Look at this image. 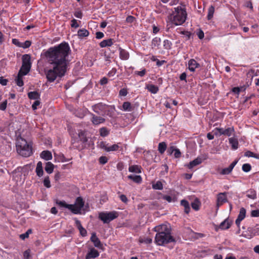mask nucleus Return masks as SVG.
I'll return each mask as SVG.
<instances>
[{
	"instance_id": "f257e3e1",
	"label": "nucleus",
	"mask_w": 259,
	"mask_h": 259,
	"mask_svg": "<svg viewBox=\"0 0 259 259\" xmlns=\"http://www.w3.org/2000/svg\"><path fill=\"white\" fill-rule=\"evenodd\" d=\"M70 51L68 44L62 42L44 52L47 62L51 66V68L45 70L49 82H54L58 77H61L65 75Z\"/></svg>"
},
{
	"instance_id": "f03ea898",
	"label": "nucleus",
	"mask_w": 259,
	"mask_h": 259,
	"mask_svg": "<svg viewBox=\"0 0 259 259\" xmlns=\"http://www.w3.org/2000/svg\"><path fill=\"white\" fill-rule=\"evenodd\" d=\"M174 11L169 16V21L175 26L183 24L187 18V12L184 5H180L174 8Z\"/></svg>"
},
{
	"instance_id": "7ed1b4c3",
	"label": "nucleus",
	"mask_w": 259,
	"mask_h": 259,
	"mask_svg": "<svg viewBox=\"0 0 259 259\" xmlns=\"http://www.w3.org/2000/svg\"><path fill=\"white\" fill-rule=\"evenodd\" d=\"M16 149L17 152L23 157H29L32 153L31 146L22 138L17 139Z\"/></svg>"
},
{
	"instance_id": "20e7f679",
	"label": "nucleus",
	"mask_w": 259,
	"mask_h": 259,
	"mask_svg": "<svg viewBox=\"0 0 259 259\" xmlns=\"http://www.w3.org/2000/svg\"><path fill=\"white\" fill-rule=\"evenodd\" d=\"M118 213L115 211H104L99 213V219L104 224L109 223L111 221L117 218Z\"/></svg>"
},
{
	"instance_id": "39448f33",
	"label": "nucleus",
	"mask_w": 259,
	"mask_h": 259,
	"mask_svg": "<svg viewBox=\"0 0 259 259\" xmlns=\"http://www.w3.org/2000/svg\"><path fill=\"white\" fill-rule=\"evenodd\" d=\"M174 241L175 240L171 235V233L156 234L155 238V243L158 245H163Z\"/></svg>"
},
{
	"instance_id": "423d86ee",
	"label": "nucleus",
	"mask_w": 259,
	"mask_h": 259,
	"mask_svg": "<svg viewBox=\"0 0 259 259\" xmlns=\"http://www.w3.org/2000/svg\"><path fill=\"white\" fill-rule=\"evenodd\" d=\"M31 67L30 56L26 54L22 57V66L19 72L21 75H26L30 71Z\"/></svg>"
},
{
	"instance_id": "0eeeda50",
	"label": "nucleus",
	"mask_w": 259,
	"mask_h": 259,
	"mask_svg": "<svg viewBox=\"0 0 259 259\" xmlns=\"http://www.w3.org/2000/svg\"><path fill=\"white\" fill-rule=\"evenodd\" d=\"M84 203L81 197H78L75 200L74 204H71L72 206L70 210L74 214H80L82 208L84 206Z\"/></svg>"
},
{
	"instance_id": "6e6552de",
	"label": "nucleus",
	"mask_w": 259,
	"mask_h": 259,
	"mask_svg": "<svg viewBox=\"0 0 259 259\" xmlns=\"http://www.w3.org/2000/svg\"><path fill=\"white\" fill-rule=\"evenodd\" d=\"M234 132V130L233 127H228L226 129L217 127L212 131V133L217 137H220L222 135L230 137L233 134Z\"/></svg>"
},
{
	"instance_id": "1a4fd4ad",
	"label": "nucleus",
	"mask_w": 259,
	"mask_h": 259,
	"mask_svg": "<svg viewBox=\"0 0 259 259\" xmlns=\"http://www.w3.org/2000/svg\"><path fill=\"white\" fill-rule=\"evenodd\" d=\"M154 231L157 233L156 234H163L171 233L170 226L169 224H164L156 226Z\"/></svg>"
},
{
	"instance_id": "9d476101",
	"label": "nucleus",
	"mask_w": 259,
	"mask_h": 259,
	"mask_svg": "<svg viewBox=\"0 0 259 259\" xmlns=\"http://www.w3.org/2000/svg\"><path fill=\"white\" fill-rule=\"evenodd\" d=\"M107 106L102 103H98L92 106L93 111L98 114L104 115L107 109Z\"/></svg>"
},
{
	"instance_id": "9b49d317",
	"label": "nucleus",
	"mask_w": 259,
	"mask_h": 259,
	"mask_svg": "<svg viewBox=\"0 0 259 259\" xmlns=\"http://www.w3.org/2000/svg\"><path fill=\"white\" fill-rule=\"evenodd\" d=\"M100 147L107 152L116 151L118 150L119 148L118 144L109 145L104 142L101 143Z\"/></svg>"
},
{
	"instance_id": "f8f14e48",
	"label": "nucleus",
	"mask_w": 259,
	"mask_h": 259,
	"mask_svg": "<svg viewBox=\"0 0 259 259\" xmlns=\"http://www.w3.org/2000/svg\"><path fill=\"white\" fill-rule=\"evenodd\" d=\"M91 121L95 125H98L105 122V119L102 116H98L94 114H91Z\"/></svg>"
},
{
	"instance_id": "ddd939ff",
	"label": "nucleus",
	"mask_w": 259,
	"mask_h": 259,
	"mask_svg": "<svg viewBox=\"0 0 259 259\" xmlns=\"http://www.w3.org/2000/svg\"><path fill=\"white\" fill-rule=\"evenodd\" d=\"M20 173H24L23 180L25 179V176L28 174L27 167L25 166L23 167H18L14 172V178L16 179L17 177L20 176Z\"/></svg>"
},
{
	"instance_id": "4468645a",
	"label": "nucleus",
	"mask_w": 259,
	"mask_h": 259,
	"mask_svg": "<svg viewBox=\"0 0 259 259\" xmlns=\"http://www.w3.org/2000/svg\"><path fill=\"white\" fill-rule=\"evenodd\" d=\"M246 214V210L244 208L242 207L240 209L239 213L236 220L235 223L238 227L239 226L241 222L245 218Z\"/></svg>"
},
{
	"instance_id": "2eb2a0df",
	"label": "nucleus",
	"mask_w": 259,
	"mask_h": 259,
	"mask_svg": "<svg viewBox=\"0 0 259 259\" xmlns=\"http://www.w3.org/2000/svg\"><path fill=\"white\" fill-rule=\"evenodd\" d=\"M227 198L226 193H220L217 195V205L219 206L227 202Z\"/></svg>"
},
{
	"instance_id": "dca6fc26",
	"label": "nucleus",
	"mask_w": 259,
	"mask_h": 259,
	"mask_svg": "<svg viewBox=\"0 0 259 259\" xmlns=\"http://www.w3.org/2000/svg\"><path fill=\"white\" fill-rule=\"evenodd\" d=\"M237 163V161H233L229 167L223 168L220 172V174L222 175H229L231 172L233 168Z\"/></svg>"
},
{
	"instance_id": "f3484780",
	"label": "nucleus",
	"mask_w": 259,
	"mask_h": 259,
	"mask_svg": "<svg viewBox=\"0 0 259 259\" xmlns=\"http://www.w3.org/2000/svg\"><path fill=\"white\" fill-rule=\"evenodd\" d=\"M200 67V64L194 59H190L188 62V68L190 71L194 72L195 69Z\"/></svg>"
},
{
	"instance_id": "a211bd4d",
	"label": "nucleus",
	"mask_w": 259,
	"mask_h": 259,
	"mask_svg": "<svg viewBox=\"0 0 259 259\" xmlns=\"http://www.w3.org/2000/svg\"><path fill=\"white\" fill-rule=\"evenodd\" d=\"M99 255V252L94 248H92L87 253L85 259L94 258L98 257Z\"/></svg>"
},
{
	"instance_id": "6ab92c4d",
	"label": "nucleus",
	"mask_w": 259,
	"mask_h": 259,
	"mask_svg": "<svg viewBox=\"0 0 259 259\" xmlns=\"http://www.w3.org/2000/svg\"><path fill=\"white\" fill-rule=\"evenodd\" d=\"M202 163V159L200 157H197L193 161H191L189 163L186 165V166L189 169H192L194 167Z\"/></svg>"
},
{
	"instance_id": "aec40b11",
	"label": "nucleus",
	"mask_w": 259,
	"mask_h": 259,
	"mask_svg": "<svg viewBox=\"0 0 259 259\" xmlns=\"http://www.w3.org/2000/svg\"><path fill=\"white\" fill-rule=\"evenodd\" d=\"M145 89L152 94H155L158 91V87L152 84H147L146 85Z\"/></svg>"
},
{
	"instance_id": "412c9836",
	"label": "nucleus",
	"mask_w": 259,
	"mask_h": 259,
	"mask_svg": "<svg viewBox=\"0 0 259 259\" xmlns=\"http://www.w3.org/2000/svg\"><path fill=\"white\" fill-rule=\"evenodd\" d=\"M91 240L93 242L95 247L101 248L102 244L99 239L97 237L96 234L93 233L91 237Z\"/></svg>"
},
{
	"instance_id": "4be33fe9",
	"label": "nucleus",
	"mask_w": 259,
	"mask_h": 259,
	"mask_svg": "<svg viewBox=\"0 0 259 259\" xmlns=\"http://www.w3.org/2000/svg\"><path fill=\"white\" fill-rule=\"evenodd\" d=\"M35 172L36 173V175L39 177H41L44 174L43 168H42V163L41 161H39L37 163Z\"/></svg>"
},
{
	"instance_id": "5701e85b",
	"label": "nucleus",
	"mask_w": 259,
	"mask_h": 259,
	"mask_svg": "<svg viewBox=\"0 0 259 259\" xmlns=\"http://www.w3.org/2000/svg\"><path fill=\"white\" fill-rule=\"evenodd\" d=\"M229 144L231 145L232 148L233 150H236L238 148V140L232 137L229 139Z\"/></svg>"
},
{
	"instance_id": "b1692460",
	"label": "nucleus",
	"mask_w": 259,
	"mask_h": 259,
	"mask_svg": "<svg viewBox=\"0 0 259 259\" xmlns=\"http://www.w3.org/2000/svg\"><path fill=\"white\" fill-rule=\"evenodd\" d=\"M40 157L46 160H49L52 159V155L49 151H43L40 155Z\"/></svg>"
},
{
	"instance_id": "393cba45",
	"label": "nucleus",
	"mask_w": 259,
	"mask_h": 259,
	"mask_svg": "<svg viewBox=\"0 0 259 259\" xmlns=\"http://www.w3.org/2000/svg\"><path fill=\"white\" fill-rule=\"evenodd\" d=\"M141 167L138 165H130L128 167V171L131 172L141 173Z\"/></svg>"
},
{
	"instance_id": "a878e982",
	"label": "nucleus",
	"mask_w": 259,
	"mask_h": 259,
	"mask_svg": "<svg viewBox=\"0 0 259 259\" xmlns=\"http://www.w3.org/2000/svg\"><path fill=\"white\" fill-rule=\"evenodd\" d=\"M113 44V40L111 38L105 39L100 43V46L101 48L110 47Z\"/></svg>"
},
{
	"instance_id": "bb28decb",
	"label": "nucleus",
	"mask_w": 259,
	"mask_h": 259,
	"mask_svg": "<svg viewBox=\"0 0 259 259\" xmlns=\"http://www.w3.org/2000/svg\"><path fill=\"white\" fill-rule=\"evenodd\" d=\"M231 222L229 219L225 220L220 225V228L222 230L228 229L231 226Z\"/></svg>"
},
{
	"instance_id": "cd10ccee",
	"label": "nucleus",
	"mask_w": 259,
	"mask_h": 259,
	"mask_svg": "<svg viewBox=\"0 0 259 259\" xmlns=\"http://www.w3.org/2000/svg\"><path fill=\"white\" fill-rule=\"evenodd\" d=\"M75 224H76V225L77 228L79 230L80 234L82 236H85L87 235V231L85 230V229H84L82 227V226L80 223V222L79 221L76 220L75 221Z\"/></svg>"
},
{
	"instance_id": "c85d7f7f",
	"label": "nucleus",
	"mask_w": 259,
	"mask_h": 259,
	"mask_svg": "<svg viewBox=\"0 0 259 259\" xmlns=\"http://www.w3.org/2000/svg\"><path fill=\"white\" fill-rule=\"evenodd\" d=\"M54 168V165L51 162H47L46 164L45 170L49 174H51L53 172Z\"/></svg>"
},
{
	"instance_id": "c756f323",
	"label": "nucleus",
	"mask_w": 259,
	"mask_h": 259,
	"mask_svg": "<svg viewBox=\"0 0 259 259\" xmlns=\"http://www.w3.org/2000/svg\"><path fill=\"white\" fill-rule=\"evenodd\" d=\"M119 56L122 60H127L129 58L128 53L125 50L119 49Z\"/></svg>"
},
{
	"instance_id": "7c9ffc66",
	"label": "nucleus",
	"mask_w": 259,
	"mask_h": 259,
	"mask_svg": "<svg viewBox=\"0 0 259 259\" xmlns=\"http://www.w3.org/2000/svg\"><path fill=\"white\" fill-rule=\"evenodd\" d=\"M128 179L133 180L136 183L140 184L142 182V179L140 176L138 175H129L127 176Z\"/></svg>"
},
{
	"instance_id": "2f4dec72",
	"label": "nucleus",
	"mask_w": 259,
	"mask_h": 259,
	"mask_svg": "<svg viewBox=\"0 0 259 259\" xmlns=\"http://www.w3.org/2000/svg\"><path fill=\"white\" fill-rule=\"evenodd\" d=\"M28 96L30 99L32 100H37L40 98L39 94L36 91L30 92L28 93Z\"/></svg>"
},
{
	"instance_id": "473e14b6",
	"label": "nucleus",
	"mask_w": 259,
	"mask_h": 259,
	"mask_svg": "<svg viewBox=\"0 0 259 259\" xmlns=\"http://www.w3.org/2000/svg\"><path fill=\"white\" fill-rule=\"evenodd\" d=\"M181 204L184 207L185 212L188 213L190 210L189 202L186 200H182L181 201Z\"/></svg>"
},
{
	"instance_id": "72a5a7b5",
	"label": "nucleus",
	"mask_w": 259,
	"mask_h": 259,
	"mask_svg": "<svg viewBox=\"0 0 259 259\" xmlns=\"http://www.w3.org/2000/svg\"><path fill=\"white\" fill-rule=\"evenodd\" d=\"M167 145L165 142H160L158 144V150L161 154H163L166 149Z\"/></svg>"
},
{
	"instance_id": "f704fd0d",
	"label": "nucleus",
	"mask_w": 259,
	"mask_h": 259,
	"mask_svg": "<svg viewBox=\"0 0 259 259\" xmlns=\"http://www.w3.org/2000/svg\"><path fill=\"white\" fill-rule=\"evenodd\" d=\"M56 204L61 207L67 208L70 210L72 207L71 205L67 204L64 201L57 200Z\"/></svg>"
},
{
	"instance_id": "c9c22d12",
	"label": "nucleus",
	"mask_w": 259,
	"mask_h": 259,
	"mask_svg": "<svg viewBox=\"0 0 259 259\" xmlns=\"http://www.w3.org/2000/svg\"><path fill=\"white\" fill-rule=\"evenodd\" d=\"M122 110L124 111H131L133 110V108L131 106V104L128 102H125L122 105Z\"/></svg>"
},
{
	"instance_id": "e433bc0d",
	"label": "nucleus",
	"mask_w": 259,
	"mask_h": 259,
	"mask_svg": "<svg viewBox=\"0 0 259 259\" xmlns=\"http://www.w3.org/2000/svg\"><path fill=\"white\" fill-rule=\"evenodd\" d=\"M77 34L80 37H86L89 35V32L85 29H81L78 31Z\"/></svg>"
},
{
	"instance_id": "4c0bfd02",
	"label": "nucleus",
	"mask_w": 259,
	"mask_h": 259,
	"mask_svg": "<svg viewBox=\"0 0 259 259\" xmlns=\"http://www.w3.org/2000/svg\"><path fill=\"white\" fill-rule=\"evenodd\" d=\"M244 156L248 157H254L256 159H259V153L255 154L250 151H247L245 152Z\"/></svg>"
},
{
	"instance_id": "58836bf2",
	"label": "nucleus",
	"mask_w": 259,
	"mask_h": 259,
	"mask_svg": "<svg viewBox=\"0 0 259 259\" xmlns=\"http://www.w3.org/2000/svg\"><path fill=\"white\" fill-rule=\"evenodd\" d=\"M23 75H21L20 73H18V76L16 79V82L17 85L19 87H22L23 85V81L22 79V76Z\"/></svg>"
},
{
	"instance_id": "ea45409f",
	"label": "nucleus",
	"mask_w": 259,
	"mask_h": 259,
	"mask_svg": "<svg viewBox=\"0 0 259 259\" xmlns=\"http://www.w3.org/2000/svg\"><path fill=\"white\" fill-rule=\"evenodd\" d=\"M161 43V39L160 38L156 37L152 40V46L154 47H158Z\"/></svg>"
},
{
	"instance_id": "a19ab883",
	"label": "nucleus",
	"mask_w": 259,
	"mask_h": 259,
	"mask_svg": "<svg viewBox=\"0 0 259 259\" xmlns=\"http://www.w3.org/2000/svg\"><path fill=\"white\" fill-rule=\"evenodd\" d=\"M200 205V203L197 199H195L191 204L192 207L195 210H198L199 209Z\"/></svg>"
},
{
	"instance_id": "79ce46f5",
	"label": "nucleus",
	"mask_w": 259,
	"mask_h": 259,
	"mask_svg": "<svg viewBox=\"0 0 259 259\" xmlns=\"http://www.w3.org/2000/svg\"><path fill=\"white\" fill-rule=\"evenodd\" d=\"M109 131L106 127H102L100 129V134L102 137H106L108 135Z\"/></svg>"
},
{
	"instance_id": "37998d69",
	"label": "nucleus",
	"mask_w": 259,
	"mask_h": 259,
	"mask_svg": "<svg viewBox=\"0 0 259 259\" xmlns=\"http://www.w3.org/2000/svg\"><path fill=\"white\" fill-rule=\"evenodd\" d=\"M172 43L170 41L166 39L163 41V47L165 49L170 50L171 48Z\"/></svg>"
},
{
	"instance_id": "c03bdc74",
	"label": "nucleus",
	"mask_w": 259,
	"mask_h": 259,
	"mask_svg": "<svg viewBox=\"0 0 259 259\" xmlns=\"http://www.w3.org/2000/svg\"><path fill=\"white\" fill-rule=\"evenodd\" d=\"M214 11V8L213 6H210L208 11V15H207V18L208 20H210L213 15Z\"/></svg>"
},
{
	"instance_id": "a18cd8bd",
	"label": "nucleus",
	"mask_w": 259,
	"mask_h": 259,
	"mask_svg": "<svg viewBox=\"0 0 259 259\" xmlns=\"http://www.w3.org/2000/svg\"><path fill=\"white\" fill-rule=\"evenodd\" d=\"M152 187L154 189L162 190L163 188V186L161 182L157 181L155 184H153Z\"/></svg>"
},
{
	"instance_id": "49530a36",
	"label": "nucleus",
	"mask_w": 259,
	"mask_h": 259,
	"mask_svg": "<svg viewBox=\"0 0 259 259\" xmlns=\"http://www.w3.org/2000/svg\"><path fill=\"white\" fill-rule=\"evenodd\" d=\"M43 183H44V185L46 187H47L48 188H49L51 187V183H50V181L49 176L46 177L45 178Z\"/></svg>"
},
{
	"instance_id": "de8ad7c7",
	"label": "nucleus",
	"mask_w": 259,
	"mask_h": 259,
	"mask_svg": "<svg viewBox=\"0 0 259 259\" xmlns=\"http://www.w3.org/2000/svg\"><path fill=\"white\" fill-rule=\"evenodd\" d=\"M242 168L244 172H247L251 170V166L250 164L245 163L243 164Z\"/></svg>"
},
{
	"instance_id": "09e8293b",
	"label": "nucleus",
	"mask_w": 259,
	"mask_h": 259,
	"mask_svg": "<svg viewBox=\"0 0 259 259\" xmlns=\"http://www.w3.org/2000/svg\"><path fill=\"white\" fill-rule=\"evenodd\" d=\"M32 232V231L31 229H29L26 232H25V233L24 234H22L20 235V238L22 239V240H24L25 239L27 238L29 236V235Z\"/></svg>"
},
{
	"instance_id": "8fccbe9b",
	"label": "nucleus",
	"mask_w": 259,
	"mask_h": 259,
	"mask_svg": "<svg viewBox=\"0 0 259 259\" xmlns=\"http://www.w3.org/2000/svg\"><path fill=\"white\" fill-rule=\"evenodd\" d=\"M140 243H144L146 244H150L152 242V240L150 238H140L139 240Z\"/></svg>"
},
{
	"instance_id": "3c124183",
	"label": "nucleus",
	"mask_w": 259,
	"mask_h": 259,
	"mask_svg": "<svg viewBox=\"0 0 259 259\" xmlns=\"http://www.w3.org/2000/svg\"><path fill=\"white\" fill-rule=\"evenodd\" d=\"M31 44V42L30 40H26L24 42H22L21 48L23 49L28 48Z\"/></svg>"
},
{
	"instance_id": "603ef678",
	"label": "nucleus",
	"mask_w": 259,
	"mask_h": 259,
	"mask_svg": "<svg viewBox=\"0 0 259 259\" xmlns=\"http://www.w3.org/2000/svg\"><path fill=\"white\" fill-rule=\"evenodd\" d=\"M108 160V158L106 156H102L99 158V161L100 164H105L107 162Z\"/></svg>"
},
{
	"instance_id": "864d4df0",
	"label": "nucleus",
	"mask_w": 259,
	"mask_h": 259,
	"mask_svg": "<svg viewBox=\"0 0 259 259\" xmlns=\"http://www.w3.org/2000/svg\"><path fill=\"white\" fill-rule=\"evenodd\" d=\"M251 216L252 217H259V209L253 210L251 212Z\"/></svg>"
},
{
	"instance_id": "5fc2aeb1",
	"label": "nucleus",
	"mask_w": 259,
	"mask_h": 259,
	"mask_svg": "<svg viewBox=\"0 0 259 259\" xmlns=\"http://www.w3.org/2000/svg\"><path fill=\"white\" fill-rule=\"evenodd\" d=\"M174 153V156L176 158H180L181 156V153L180 150L178 148H177L175 150V151Z\"/></svg>"
},
{
	"instance_id": "6e6d98bb",
	"label": "nucleus",
	"mask_w": 259,
	"mask_h": 259,
	"mask_svg": "<svg viewBox=\"0 0 259 259\" xmlns=\"http://www.w3.org/2000/svg\"><path fill=\"white\" fill-rule=\"evenodd\" d=\"M12 43L16 45V46L17 47H21V44H22V42H20L19 41L18 39H16V38H13L12 39Z\"/></svg>"
},
{
	"instance_id": "4d7b16f0",
	"label": "nucleus",
	"mask_w": 259,
	"mask_h": 259,
	"mask_svg": "<svg viewBox=\"0 0 259 259\" xmlns=\"http://www.w3.org/2000/svg\"><path fill=\"white\" fill-rule=\"evenodd\" d=\"M7 105V100H5L0 104V110L3 111L5 110L6 109Z\"/></svg>"
},
{
	"instance_id": "13d9d810",
	"label": "nucleus",
	"mask_w": 259,
	"mask_h": 259,
	"mask_svg": "<svg viewBox=\"0 0 259 259\" xmlns=\"http://www.w3.org/2000/svg\"><path fill=\"white\" fill-rule=\"evenodd\" d=\"M176 149L177 148H176V147L174 146H171L168 148L167 150V152L169 155H171L175 152Z\"/></svg>"
},
{
	"instance_id": "bf43d9fd",
	"label": "nucleus",
	"mask_w": 259,
	"mask_h": 259,
	"mask_svg": "<svg viewBox=\"0 0 259 259\" xmlns=\"http://www.w3.org/2000/svg\"><path fill=\"white\" fill-rule=\"evenodd\" d=\"M146 69H143L141 71H137L135 72V74H137L140 76H143L144 75H145V73H146Z\"/></svg>"
},
{
	"instance_id": "052dcab7",
	"label": "nucleus",
	"mask_w": 259,
	"mask_h": 259,
	"mask_svg": "<svg viewBox=\"0 0 259 259\" xmlns=\"http://www.w3.org/2000/svg\"><path fill=\"white\" fill-rule=\"evenodd\" d=\"M71 26L72 27L77 28L79 26L77 20L75 19H73L71 21Z\"/></svg>"
},
{
	"instance_id": "680f3d73",
	"label": "nucleus",
	"mask_w": 259,
	"mask_h": 259,
	"mask_svg": "<svg viewBox=\"0 0 259 259\" xmlns=\"http://www.w3.org/2000/svg\"><path fill=\"white\" fill-rule=\"evenodd\" d=\"M127 94V91L125 89H122L119 91V95L121 96H125Z\"/></svg>"
},
{
	"instance_id": "e2e57ef3",
	"label": "nucleus",
	"mask_w": 259,
	"mask_h": 259,
	"mask_svg": "<svg viewBox=\"0 0 259 259\" xmlns=\"http://www.w3.org/2000/svg\"><path fill=\"white\" fill-rule=\"evenodd\" d=\"M163 199L166 200L168 202H171L174 200V199L169 195L163 196Z\"/></svg>"
},
{
	"instance_id": "0e129e2a",
	"label": "nucleus",
	"mask_w": 259,
	"mask_h": 259,
	"mask_svg": "<svg viewBox=\"0 0 259 259\" xmlns=\"http://www.w3.org/2000/svg\"><path fill=\"white\" fill-rule=\"evenodd\" d=\"M40 104V102L38 100H36L32 105V109L34 110L37 109V106Z\"/></svg>"
},
{
	"instance_id": "69168bd1",
	"label": "nucleus",
	"mask_w": 259,
	"mask_h": 259,
	"mask_svg": "<svg viewBox=\"0 0 259 259\" xmlns=\"http://www.w3.org/2000/svg\"><path fill=\"white\" fill-rule=\"evenodd\" d=\"M23 255L25 259H29L30 257V250H27L25 251Z\"/></svg>"
},
{
	"instance_id": "338daca9",
	"label": "nucleus",
	"mask_w": 259,
	"mask_h": 259,
	"mask_svg": "<svg viewBox=\"0 0 259 259\" xmlns=\"http://www.w3.org/2000/svg\"><path fill=\"white\" fill-rule=\"evenodd\" d=\"M104 33L102 32H97L96 34V37L97 39H101L104 37Z\"/></svg>"
},
{
	"instance_id": "774afa93",
	"label": "nucleus",
	"mask_w": 259,
	"mask_h": 259,
	"mask_svg": "<svg viewBox=\"0 0 259 259\" xmlns=\"http://www.w3.org/2000/svg\"><path fill=\"white\" fill-rule=\"evenodd\" d=\"M197 34L199 38L200 39H202L204 36V33L201 30H199Z\"/></svg>"
}]
</instances>
